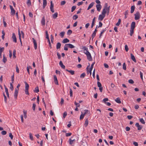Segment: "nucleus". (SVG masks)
I'll list each match as a JSON object with an SVG mask.
<instances>
[{
  "label": "nucleus",
  "instance_id": "1",
  "mask_svg": "<svg viewBox=\"0 0 146 146\" xmlns=\"http://www.w3.org/2000/svg\"><path fill=\"white\" fill-rule=\"evenodd\" d=\"M84 53L86 55L87 58L88 60L91 61L92 60V58L90 53L88 51L85 52L84 51Z\"/></svg>",
  "mask_w": 146,
  "mask_h": 146
},
{
  "label": "nucleus",
  "instance_id": "2",
  "mask_svg": "<svg viewBox=\"0 0 146 146\" xmlns=\"http://www.w3.org/2000/svg\"><path fill=\"white\" fill-rule=\"evenodd\" d=\"M25 93L26 94H27L28 95H29V93L28 91L29 88V84H27V83L26 82H25Z\"/></svg>",
  "mask_w": 146,
  "mask_h": 146
},
{
  "label": "nucleus",
  "instance_id": "3",
  "mask_svg": "<svg viewBox=\"0 0 146 146\" xmlns=\"http://www.w3.org/2000/svg\"><path fill=\"white\" fill-rule=\"evenodd\" d=\"M135 17V19L137 20H138L140 18V13L139 11H137L134 15Z\"/></svg>",
  "mask_w": 146,
  "mask_h": 146
},
{
  "label": "nucleus",
  "instance_id": "4",
  "mask_svg": "<svg viewBox=\"0 0 146 146\" xmlns=\"http://www.w3.org/2000/svg\"><path fill=\"white\" fill-rule=\"evenodd\" d=\"M10 8L11 10V14L12 15H14L15 13V11L13 8V7L11 5H10Z\"/></svg>",
  "mask_w": 146,
  "mask_h": 146
},
{
  "label": "nucleus",
  "instance_id": "5",
  "mask_svg": "<svg viewBox=\"0 0 146 146\" xmlns=\"http://www.w3.org/2000/svg\"><path fill=\"white\" fill-rule=\"evenodd\" d=\"M108 98H105L103 100V102H104V103H105V104H107V105H108V106H110L111 104V103L110 102H106L107 101H108Z\"/></svg>",
  "mask_w": 146,
  "mask_h": 146
},
{
  "label": "nucleus",
  "instance_id": "6",
  "mask_svg": "<svg viewBox=\"0 0 146 146\" xmlns=\"http://www.w3.org/2000/svg\"><path fill=\"white\" fill-rule=\"evenodd\" d=\"M135 125L138 127V130H141L143 128V126L141 125H140L138 123H137L135 124Z\"/></svg>",
  "mask_w": 146,
  "mask_h": 146
},
{
  "label": "nucleus",
  "instance_id": "7",
  "mask_svg": "<svg viewBox=\"0 0 146 146\" xmlns=\"http://www.w3.org/2000/svg\"><path fill=\"white\" fill-rule=\"evenodd\" d=\"M19 89H15V91L14 94V96L15 98L16 99H17V96H18V90Z\"/></svg>",
  "mask_w": 146,
  "mask_h": 146
},
{
  "label": "nucleus",
  "instance_id": "8",
  "mask_svg": "<svg viewBox=\"0 0 146 146\" xmlns=\"http://www.w3.org/2000/svg\"><path fill=\"white\" fill-rule=\"evenodd\" d=\"M105 17V16L103 15H100L99 16L98 18V19L100 21H102L103 20V19H104Z\"/></svg>",
  "mask_w": 146,
  "mask_h": 146
},
{
  "label": "nucleus",
  "instance_id": "9",
  "mask_svg": "<svg viewBox=\"0 0 146 146\" xmlns=\"http://www.w3.org/2000/svg\"><path fill=\"white\" fill-rule=\"evenodd\" d=\"M12 38L13 39V41L16 43L17 42V38L14 33H13Z\"/></svg>",
  "mask_w": 146,
  "mask_h": 146
},
{
  "label": "nucleus",
  "instance_id": "10",
  "mask_svg": "<svg viewBox=\"0 0 146 146\" xmlns=\"http://www.w3.org/2000/svg\"><path fill=\"white\" fill-rule=\"evenodd\" d=\"M54 82L55 84L57 85H58L59 84L58 82L57 79V77L56 75H54Z\"/></svg>",
  "mask_w": 146,
  "mask_h": 146
},
{
  "label": "nucleus",
  "instance_id": "11",
  "mask_svg": "<svg viewBox=\"0 0 146 146\" xmlns=\"http://www.w3.org/2000/svg\"><path fill=\"white\" fill-rule=\"evenodd\" d=\"M32 39H33V42L34 44V48L35 49H36L37 48V47L36 42L34 38H32Z\"/></svg>",
  "mask_w": 146,
  "mask_h": 146
},
{
  "label": "nucleus",
  "instance_id": "12",
  "mask_svg": "<svg viewBox=\"0 0 146 146\" xmlns=\"http://www.w3.org/2000/svg\"><path fill=\"white\" fill-rule=\"evenodd\" d=\"M131 58V59L135 62H136V61L134 56L132 53L130 54Z\"/></svg>",
  "mask_w": 146,
  "mask_h": 146
},
{
  "label": "nucleus",
  "instance_id": "13",
  "mask_svg": "<svg viewBox=\"0 0 146 146\" xmlns=\"http://www.w3.org/2000/svg\"><path fill=\"white\" fill-rule=\"evenodd\" d=\"M135 27V22H132L131 24V28L134 29Z\"/></svg>",
  "mask_w": 146,
  "mask_h": 146
},
{
  "label": "nucleus",
  "instance_id": "14",
  "mask_svg": "<svg viewBox=\"0 0 146 146\" xmlns=\"http://www.w3.org/2000/svg\"><path fill=\"white\" fill-rule=\"evenodd\" d=\"M84 114L85 115L86 114H87L88 115V116H90V111L88 110H84Z\"/></svg>",
  "mask_w": 146,
  "mask_h": 146
},
{
  "label": "nucleus",
  "instance_id": "15",
  "mask_svg": "<svg viewBox=\"0 0 146 146\" xmlns=\"http://www.w3.org/2000/svg\"><path fill=\"white\" fill-rule=\"evenodd\" d=\"M96 7L97 8V10L98 11H100L102 7L101 5H100V4L97 5H96Z\"/></svg>",
  "mask_w": 146,
  "mask_h": 146
},
{
  "label": "nucleus",
  "instance_id": "16",
  "mask_svg": "<svg viewBox=\"0 0 146 146\" xmlns=\"http://www.w3.org/2000/svg\"><path fill=\"white\" fill-rule=\"evenodd\" d=\"M41 23L42 25L44 26L45 25V20L44 17H43L42 19Z\"/></svg>",
  "mask_w": 146,
  "mask_h": 146
},
{
  "label": "nucleus",
  "instance_id": "17",
  "mask_svg": "<svg viewBox=\"0 0 146 146\" xmlns=\"http://www.w3.org/2000/svg\"><path fill=\"white\" fill-rule=\"evenodd\" d=\"M110 7L109 6L108 7V4L107 3H106L105 4V5L104 6V8H105L106 10H108V13H109V10H110Z\"/></svg>",
  "mask_w": 146,
  "mask_h": 146
},
{
  "label": "nucleus",
  "instance_id": "18",
  "mask_svg": "<svg viewBox=\"0 0 146 146\" xmlns=\"http://www.w3.org/2000/svg\"><path fill=\"white\" fill-rule=\"evenodd\" d=\"M43 3L42 7L43 9H44L47 4V2L46 0H43Z\"/></svg>",
  "mask_w": 146,
  "mask_h": 146
},
{
  "label": "nucleus",
  "instance_id": "19",
  "mask_svg": "<svg viewBox=\"0 0 146 146\" xmlns=\"http://www.w3.org/2000/svg\"><path fill=\"white\" fill-rule=\"evenodd\" d=\"M59 65L63 69L65 68V66L64 65H63L62 61H60V62Z\"/></svg>",
  "mask_w": 146,
  "mask_h": 146
},
{
  "label": "nucleus",
  "instance_id": "20",
  "mask_svg": "<svg viewBox=\"0 0 146 146\" xmlns=\"http://www.w3.org/2000/svg\"><path fill=\"white\" fill-rule=\"evenodd\" d=\"M94 3V2L91 3L88 6V7L87 9V10H89L93 6Z\"/></svg>",
  "mask_w": 146,
  "mask_h": 146
},
{
  "label": "nucleus",
  "instance_id": "21",
  "mask_svg": "<svg viewBox=\"0 0 146 146\" xmlns=\"http://www.w3.org/2000/svg\"><path fill=\"white\" fill-rule=\"evenodd\" d=\"M66 70L70 73L72 75H73L74 74V70H69L68 69H66Z\"/></svg>",
  "mask_w": 146,
  "mask_h": 146
},
{
  "label": "nucleus",
  "instance_id": "22",
  "mask_svg": "<svg viewBox=\"0 0 146 146\" xmlns=\"http://www.w3.org/2000/svg\"><path fill=\"white\" fill-rule=\"evenodd\" d=\"M69 42V40L67 38H66L63 39L62 41V42L63 43H65L68 42Z\"/></svg>",
  "mask_w": 146,
  "mask_h": 146
},
{
  "label": "nucleus",
  "instance_id": "23",
  "mask_svg": "<svg viewBox=\"0 0 146 146\" xmlns=\"http://www.w3.org/2000/svg\"><path fill=\"white\" fill-rule=\"evenodd\" d=\"M68 47L71 48H72L75 47V46L70 44H66Z\"/></svg>",
  "mask_w": 146,
  "mask_h": 146
},
{
  "label": "nucleus",
  "instance_id": "24",
  "mask_svg": "<svg viewBox=\"0 0 146 146\" xmlns=\"http://www.w3.org/2000/svg\"><path fill=\"white\" fill-rule=\"evenodd\" d=\"M61 46V44L60 42H58L57 43V44L56 46V49H58L60 48V47Z\"/></svg>",
  "mask_w": 146,
  "mask_h": 146
},
{
  "label": "nucleus",
  "instance_id": "25",
  "mask_svg": "<svg viewBox=\"0 0 146 146\" xmlns=\"http://www.w3.org/2000/svg\"><path fill=\"white\" fill-rule=\"evenodd\" d=\"M115 101L117 103L119 104H121V102L120 100V98H117L115 100Z\"/></svg>",
  "mask_w": 146,
  "mask_h": 146
},
{
  "label": "nucleus",
  "instance_id": "26",
  "mask_svg": "<svg viewBox=\"0 0 146 146\" xmlns=\"http://www.w3.org/2000/svg\"><path fill=\"white\" fill-rule=\"evenodd\" d=\"M88 124V119H86L85 121V123L84 124V125L85 127H86L87 126Z\"/></svg>",
  "mask_w": 146,
  "mask_h": 146
},
{
  "label": "nucleus",
  "instance_id": "27",
  "mask_svg": "<svg viewBox=\"0 0 146 146\" xmlns=\"http://www.w3.org/2000/svg\"><path fill=\"white\" fill-rule=\"evenodd\" d=\"M135 6L134 5L132 6L131 7V13H133L135 10Z\"/></svg>",
  "mask_w": 146,
  "mask_h": 146
},
{
  "label": "nucleus",
  "instance_id": "28",
  "mask_svg": "<svg viewBox=\"0 0 146 146\" xmlns=\"http://www.w3.org/2000/svg\"><path fill=\"white\" fill-rule=\"evenodd\" d=\"M58 15V14L57 13V12L55 13L53 15H52L53 18L54 19H56L57 18V17Z\"/></svg>",
  "mask_w": 146,
  "mask_h": 146
},
{
  "label": "nucleus",
  "instance_id": "29",
  "mask_svg": "<svg viewBox=\"0 0 146 146\" xmlns=\"http://www.w3.org/2000/svg\"><path fill=\"white\" fill-rule=\"evenodd\" d=\"M107 10L105 9V8H104L102 11V14L103 15H104L105 16H106V10Z\"/></svg>",
  "mask_w": 146,
  "mask_h": 146
},
{
  "label": "nucleus",
  "instance_id": "30",
  "mask_svg": "<svg viewBox=\"0 0 146 146\" xmlns=\"http://www.w3.org/2000/svg\"><path fill=\"white\" fill-rule=\"evenodd\" d=\"M140 121L142 124H145V121L142 118H140L139 119Z\"/></svg>",
  "mask_w": 146,
  "mask_h": 146
},
{
  "label": "nucleus",
  "instance_id": "31",
  "mask_svg": "<svg viewBox=\"0 0 146 146\" xmlns=\"http://www.w3.org/2000/svg\"><path fill=\"white\" fill-rule=\"evenodd\" d=\"M134 33V29L130 28V35L131 36H132V35Z\"/></svg>",
  "mask_w": 146,
  "mask_h": 146
},
{
  "label": "nucleus",
  "instance_id": "32",
  "mask_svg": "<svg viewBox=\"0 0 146 146\" xmlns=\"http://www.w3.org/2000/svg\"><path fill=\"white\" fill-rule=\"evenodd\" d=\"M46 38L48 39V40H50L49 36H48V32L47 31H46Z\"/></svg>",
  "mask_w": 146,
  "mask_h": 146
},
{
  "label": "nucleus",
  "instance_id": "33",
  "mask_svg": "<svg viewBox=\"0 0 146 146\" xmlns=\"http://www.w3.org/2000/svg\"><path fill=\"white\" fill-rule=\"evenodd\" d=\"M3 22L4 24V27H6L7 26V24L6 22L5 21V18L4 17L3 18Z\"/></svg>",
  "mask_w": 146,
  "mask_h": 146
},
{
  "label": "nucleus",
  "instance_id": "34",
  "mask_svg": "<svg viewBox=\"0 0 146 146\" xmlns=\"http://www.w3.org/2000/svg\"><path fill=\"white\" fill-rule=\"evenodd\" d=\"M34 92L38 93L39 92L38 87H36L35 88V90H34Z\"/></svg>",
  "mask_w": 146,
  "mask_h": 146
},
{
  "label": "nucleus",
  "instance_id": "35",
  "mask_svg": "<svg viewBox=\"0 0 146 146\" xmlns=\"http://www.w3.org/2000/svg\"><path fill=\"white\" fill-rule=\"evenodd\" d=\"M121 22V19H119L117 23L115 24V25L116 26H119L120 25Z\"/></svg>",
  "mask_w": 146,
  "mask_h": 146
},
{
  "label": "nucleus",
  "instance_id": "36",
  "mask_svg": "<svg viewBox=\"0 0 146 146\" xmlns=\"http://www.w3.org/2000/svg\"><path fill=\"white\" fill-rule=\"evenodd\" d=\"M16 53V51L15 50H14L13 52V57L15 58H16V57L15 56Z\"/></svg>",
  "mask_w": 146,
  "mask_h": 146
},
{
  "label": "nucleus",
  "instance_id": "37",
  "mask_svg": "<svg viewBox=\"0 0 146 146\" xmlns=\"http://www.w3.org/2000/svg\"><path fill=\"white\" fill-rule=\"evenodd\" d=\"M64 34L65 32H62L60 33V35L62 38H63L64 37Z\"/></svg>",
  "mask_w": 146,
  "mask_h": 146
},
{
  "label": "nucleus",
  "instance_id": "38",
  "mask_svg": "<svg viewBox=\"0 0 146 146\" xmlns=\"http://www.w3.org/2000/svg\"><path fill=\"white\" fill-rule=\"evenodd\" d=\"M76 8V7L75 6H73L71 8V12H73Z\"/></svg>",
  "mask_w": 146,
  "mask_h": 146
},
{
  "label": "nucleus",
  "instance_id": "39",
  "mask_svg": "<svg viewBox=\"0 0 146 146\" xmlns=\"http://www.w3.org/2000/svg\"><path fill=\"white\" fill-rule=\"evenodd\" d=\"M85 115L82 113V114L80 115V119H83L84 117V116Z\"/></svg>",
  "mask_w": 146,
  "mask_h": 146
},
{
  "label": "nucleus",
  "instance_id": "40",
  "mask_svg": "<svg viewBox=\"0 0 146 146\" xmlns=\"http://www.w3.org/2000/svg\"><path fill=\"white\" fill-rule=\"evenodd\" d=\"M72 31L71 30H69L67 32V34L68 35H70V34H72Z\"/></svg>",
  "mask_w": 146,
  "mask_h": 146
},
{
  "label": "nucleus",
  "instance_id": "41",
  "mask_svg": "<svg viewBox=\"0 0 146 146\" xmlns=\"http://www.w3.org/2000/svg\"><path fill=\"white\" fill-rule=\"evenodd\" d=\"M29 137L30 139L31 140H33V135L32 133H29Z\"/></svg>",
  "mask_w": 146,
  "mask_h": 146
},
{
  "label": "nucleus",
  "instance_id": "42",
  "mask_svg": "<svg viewBox=\"0 0 146 146\" xmlns=\"http://www.w3.org/2000/svg\"><path fill=\"white\" fill-rule=\"evenodd\" d=\"M68 47L67 45V44H66L65 45L64 47V50H68Z\"/></svg>",
  "mask_w": 146,
  "mask_h": 146
},
{
  "label": "nucleus",
  "instance_id": "43",
  "mask_svg": "<svg viewBox=\"0 0 146 146\" xmlns=\"http://www.w3.org/2000/svg\"><path fill=\"white\" fill-rule=\"evenodd\" d=\"M3 61L5 63L7 61V59L5 56V55H3Z\"/></svg>",
  "mask_w": 146,
  "mask_h": 146
},
{
  "label": "nucleus",
  "instance_id": "44",
  "mask_svg": "<svg viewBox=\"0 0 146 146\" xmlns=\"http://www.w3.org/2000/svg\"><path fill=\"white\" fill-rule=\"evenodd\" d=\"M123 68L124 70H125L126 69V66L125 64V63H124L123 64Z\"/></svg>",
  "mask_w": 146,
  "mask_h": 146
},
{
  "label": "nucleus",
  "instance_id": "45",
  "mask_svg": "<svg viewBox=\"0 0 146 146\" xmlns=\"http://www.w3.org/2000/svg\"><path fill=\"white\" fill-rule=\"evenodd\" d=\"M78 18V16L77 15H74L73 17V19L74 20H76Z\"/></svg>",
  "mask_w": 146,
  "mask_h": 146
},
{
  "label": "nucleus",
  "instance_id": "46",
  "mask_svg": "<svg viewBox=\"0 0 146 146\" xmlns=\"http://www.w3.org/2000/svg\"><path fill=\"white\" fill-rule=\"evenodd\" d=\"M85 73H83L81 75L80 77L81 78H84L85 77Z\"/></svg>",
  "mask_w": 146,
  "mask_h": 146
},
{
  "label": "nucleus",
  "instance_id": "47",
  "mask_svg": "<svg viewBox=\"0 0 146 146\" xmlns=\"http://www.w3.org/2000/svg\"><path fill=\"white\" fill-rule=\"evenodd\" d=\"M10 89H11V90L12 91H13V84L11 83H10Z\"/></svg>",
  "mask_w": 146,
  "mask_h": 146
},
{
  "label": "nucleus",
  "instance_id": "48",
  "mask_svg": "<svg viewBox=\"0 0 146 146\" xmlns=\"http://www.w3.org/2000/svg\"><path fill=\"white\" fill-rule=\"evenodd\" d=\"M128 15V11H126L125 13V18L126 19L127 18V15Z\"/></svg>",
  "mask_w": 146,
  "mask_h": 146
},
{
  "label": "nucleus",
  "instance_id": "49",
  "mask_svg": "<svg viewBox=\"0 0 146 146\" xmlns=\"http://www.w3.org/2000/svg\"><path fill=\"white\" fill-rule=\"evenodd\" d=\"M82 48L84 50H85L86 51L85 52H86V51H88V48H86V47H85V46H83L82 47Z\"/></svg>",
  "mask_w": 146,
  "mask_h": 146
},
{
  "label": "nucleus",
  "instance_id": "50",
  "mask_svg": "<svg viewBox=\"0 0 146 146\" xmlns=\"http://www.w3.org/2000/svg\"><path fill=\"white\" fill-rule=\"evenodd\" d=\"M23 113L24 117L25 118L27 117V111H23Z\"/></svg>",
  "mask_w": 146,
  "mask_h": 146
},
{
  "label": "nucleus",
  "instance_id": "51",
  "mask_svg": "<svg viewBox=\"0 0 146 146\" xmlns=\"http://www.w3.org/2000/svg\"><path fill=\"white\" fill-rule=\"evenodd\" d=\"M125 51L126 52H127L128 51V50H129V49H128V46L127 45H125Z\"/></svg>",
  "mask_w": 146,
  "mask_h": 146
},
{
  "label": "nucleus",
  "instance_id": "52",
  "mask_svg": "<svg viewBox=\"0 0 146 146\" xmlns=\"http://www.w3.org/2000/svg\"><path fill=\"white\" fill-rule=\"evenodd\" d=\"M70 96L71 97L72 96V89L70 88Z\"/></svg>",
  "mask_w": 146,
  "mask_h": 146
},
{
  "label": "nucleus",
  "instance_id": "53",
  "mask_svg": "<svg viewBox=\"0 0 146 146\" xmlns=\"http://www.w3.org/2000/svg\"><path fill=\"white\" fill-rule=\"evenodd\" d=\"M6 133L7 132L5 131H3L1 132V134L3 135H6Z\"/></svg>",
  "mask_w": 146,
  "mask_h": 146
},
{
  "label": "nucleus",
  "instance_id": "54",
  "mask_svg": "<svg viewBox=\"0 0 146 146\" xmlns=\"http://www.w3.org/2000/svg\"><path fill=\"white\" fill-rule=\"evenodd\" d=\"M140 76L141 79L142 80H143V73H142L141 71L140 72Z\"/></svg>",
  "mask_w": 146,
  "mask_h": 146
},
{
  "label": "nucleus",
  "instance_id": "55",
  "mask_svg": "<svg viewBox=\"0 0 146 146\" xmlns=\"http://www.w3.org/2000/svg\"><path fill=\"white\" fill-rule=\"evenodd\" d=\"M129 82L130 83V84H133L134 83V81H133V80H132V79H130L129 80Z\"/></svg>",
  "mask_w": 146,
  "mask_h": 146
},
{
  "label": "nucleus",
  "instance_id": "56",
  "mask_svg": "<svg viewBox=\"0 0 146 146\" xmlns=\"http://www.w3.org/2000/svg\"><path fill=\"white\" fill-rule=\"evenodd\" d=\"M96 33L94 32L92 35V39H93L96 36Z\"/></svg>",
  "mask_w": 146,
  "mask_h": 146
},
{
  "label": "nucleus",
  "instance_id": "57",
  "mask_svg": "<svg viewBox=\"0 0 146 146\" xmlns=\"http://www.w3.org/2000/svg\"><path fill=\"white\" fill-rule=\"evenodd\" d=\"M97 85L99 87H102V85L101 83L99 82H97Z\"/></svg>",
  "mask_w": 146,
  "mask_h": 146
},
{
  "label": "nucleus",
  "instance_id": "58",
  "mask_svg": "<svg viewBox=\"0 0 146 146\" xmlns=\"http://www.w3.org/2000/svg\"><path fill=\"white\" fill-rule=\"evenodd\" d=\"M36 106V105L35 104H33L32 108H33V109L34 111L35 110Z\"/></svg>",
  "mask_w": 146,
  "mask_h": 146
},
{
  "label": "nucleus",
  "instance_id": "59",
  "mask_svg": "<svg viewBox=\"0 0 146 146\" xmlns=\"http://www.w3.org/2000/svg\"><path fill=\"white\" fill-rule=\"evenodd\" d=\"M66 3V1H62L61 2L60 5H64Z\"/></svg>",
  "mask_w": 146,
  "mask_h": 146
},
{
  "label": "nucleus",
  "instance_id": "60",
  "mask_svg": "<svg viewBox=\"0 0 146 146\" xmlns=\"http://www.w3.org/2000/svg\"><path fill=\"white\" fill-rule=\"evenodd\" d=\"M102 23L101 22H99V26L98 27H102Z\"/></svg>",
  "mask_w": 146,
  "mask_h": 146
},
{
  "label": "nucleus",
  "instance_id": "61",
  "mask_svg": "<svg viewBox=\"0 0 146 146\" xmlns=\"http://www.w3.org/2000/svg\"><path fill=\"white\" fill-rule=\"evenodd\" d=\"M16 71L18 73H19V68L18 67V66L17 65L16 66Z\"/></svg>",
  "mask_w": 146,
  "mask_h": 146
},
{
  "label": "nucleus",
  "instance_id": "62",
  "mask_svg": "<svg viewBox=\"0 0 146 146\" xmlns=\"http://www.w3.org/2000/svg\"><path fill=\"white\" fill-rule=\"evenodd\" d=\"M69 144L70 145H72L73 143V142L72 141L71 139H69Z\"/></svg>",
  "mask_w": 146,
  "mask_h": 146
},
{
  "label": "nucleus",
  "instance_id": "63",
  "mask_svg": "<svg viewBox=\"0 0 146 146\" xmlns=\"http://www.w3.org/2000/svg\"><path fill=\"white\" fill-rule=\"evenodd\" d=\"M75 104L77 106L76 107H80V104H79L78 103H77L76 102H74Z\"/></svg>",
  "mask_w": 146,
  "mask_h": 146
},
{
  "label": "nucleus",
  "instance_id": "64",
  "mask_svg": "<svg viewBox=\"0 0 146 146\" xmlns=\"http://www.w3.org/2000/svg\"><path fill=\"white\" fill-rule=\"evenodd\" d=\"M9 136L11 138V139H13V136L11 133H9Z\"/></svg>",
  "mask_w": 146,
  "mask_h": 146
}]
</instances>
